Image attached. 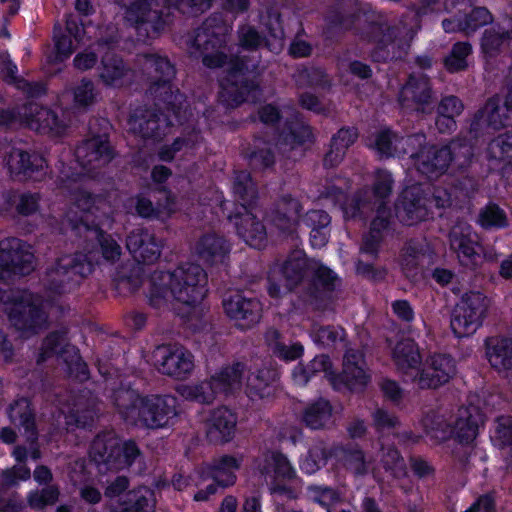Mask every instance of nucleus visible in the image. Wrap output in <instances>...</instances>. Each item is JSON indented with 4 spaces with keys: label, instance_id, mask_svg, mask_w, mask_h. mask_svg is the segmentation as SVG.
Masks as SVG:
<instances>
[{
    "label": "nucleus",
    "instance_id": "obj_1",
    "mask_svg": "<svg viewBox=\"0 0 512 512\" xmlns=\"http://www.w3.org/2000/svg\"><path fill=\"white\" fill-rule=\"evenodd\" d=\"M34 268V255L31 247L19 239H7L0 243V280L7 286L12 275H25ZM0 301L11 323L24 334L36 332L46 323V314L40 299L29 292H11L0 287Z\"/></svg>",
    "mask_w": 512,
    "mask_h": 512
},
{
    "label": "nucleus",
    "instance_id": "obj_2",
    "mask_svg": "<svg viewBox=\"0 0 512 512\" xmlns=\"http://www.w3.org/2000/svg\"><path fill=\"white\" fill-rule=\"evenodd\" d=\"M425 136L421 134L407 138H397L389 130H383L372 135L367 145L381 157L410 154L416 169L428 177H437L448 168L452 153L454 159L463 165L471 155V147L460 142H453L450 147L437 148L424 146Z\"/></svg>",
    "mask_w": 512,
    "mask_h": 512
},
{
    "label": "nucleus",
    "instance_id": "obj_3",
    "mask_svg": "<svg viewBox=\"0 0 512 512\" xmlns=\"http://www.w3.org/2000/svg\"><path fill=\"white\" fill-rule=\"evenodd\" d=\"M206 274L194 263H183L167 272H155L149 279L148 298L156 308H172L183 317L199 314L206 293Z\"/></svg>",
    "mask_w": 512,
    "mask_h": 512
},
{
    "label": "nucleus",
    "instance_id": "obj_4",
    "mask_svg": "<svg viewBox=\"0 0 512 512\" xmlns=\"http://www.w3.org/2000/svg\"><path fill=\"white\" fill-rule=\"evenodd\" d=\"M114 404L125 421L146 428L163 427L176 415L172 396L141 397L134 390L121 389L114 394Z\"/></svg>",
    "mask_w": 512,
    "mask_h": 512
},
{
    "label": "nucleus",
    "instance_id": "obj_5",
    "mask_svg": "<svg viewBox=\"0 0 512 512\" xmlns=\"http://www.w3.org/2000/svg\"><path fill=\"white\" fill-rule=\"evenodd\" d=\"M392 189L391 175L386 171L376 173V181L369 199L356 197L346 203L342 209L345 218H354L357 215H365L368 211L376 209V216L371 222L370 234L364 238L362 251L374 254L380 241V232L384 230L389 223V213L386 210L384 199L390 194Z\"/></svg>",
    "mask_w": 512,
    "mask_h": 512
},
{
    "label": "nucleus",
    "instance_id": "obj_6",
    "mask_svg": "<svg viewBox=\"0 0 512 512\" xmlns=\"http://www.w3.org/2000/svg\"><path fill=\"white\" fill-rule=\"evenodd\" d=\"M308 271H313L315 278L323 286H330L336 280L335 274L327 267L316 262L308 263L304 252L294 251L281 265L274 266L268 278V294L279 298L293 290L302 282Z\"/></svg>",
    "mask_w": 512,
    "mask_h": 512
},
{
    "label": "nucleus",
    "instance_id": "obj_7",
    "mask_svg": "<svg viewBox=\"0 0 512 512\" xmlns=\"http://www.w3.org/2000/svg\"><path fill=\"white\" fill-rule=\"evenodd\" d=\"M482 418L474 406L461 407L449 419L444 415L430 414L422 420L426 436L437 442L453 438L460 444H471L476 436Z\"/></svg>",
    "mask_w": 512,
    "mask_h": 512
},
{
    "label": "nucleus",
    "instance_id": "obj_8",
    "mask_svg": "<svg viewBox=\"0 0 512 512\" xmlns=\"http://www.w3.org/2000/svg\"><path fill=\"white\" fill-rule=\"evenodd\" d=\"M244 366L240 363L225 367L199 383L181 384L177 393L189 401L211 403L217 397L233 393L241 387Z\"/></svg>",
    "mask_w": 512,
    "mask_h": 512
},
{
    "label": "nucleus",
    "instance_id": "obj_9",
    "mask_svg": "<svg viewBox=\"0 0 512 512\" xmlns=\"http://www.w3.org/2000/svg\"><path fill=\"white\" fill-rule=\"evenodd\" d=\"M89 455L97 465L119 470L129 467L140 456V451L133 441H122L115 433L107 432L94 439Z\"/></svg>",
    "mask_w": 512,
    "mask_h": 512
},
{
    "label": "nucleus",
    "instance_id": "obj_10",
    "mask_svg": "<svg viewBox=\"0 0 512 512\" xmlns=\"http://www.w3.org/2000/svg\"><path fill=\"white\" fill-rule=\"evenodd\" d=\"M429 9L433 12H453L455 14L442 22L448 33L470 32L491 21V15L485 8L472 9L466 0H427Z\"/></svg>",
    "mask_w": 512,
    "mask_h": 512
},
{
    "label": "nucleus",
    "instance_id": "obj_11",
    "mask_svg": "<svg viewBox=\"0 0 512 512\" xmlns=\"http://www.w3.org/2000/svg\"><path fill=\"white\" fill-rule=\"evenodd\" d=\"M257 469L263 475H271L273 493L295 498L301 487L296 469L288 458L279 452H267L257 461Z\"/></svg>",
    "mask_w": 512,
    "mask_h": 512
},
{
    "label": "nucleus",
    "instance_id": "obj_12",
    "mask_svg": "<svg viewBox=\"0 0 512 512\" xmlns=\"http://www.w3.org/2000/svg\"><path fill=\"white\" fill-rule=\"evenodd\" d=\"M487 310V300L480 292L463 295L451 318L454 334L461 338L474 334L481 326Z\"/></svg>",
    "mask_w": 512,
    "mask_h": 512
},
{
    "label": "nucleus",
    "instance_id": "obj_13",
    "mask_svg": "<svg viewBox=\"0 0 512 512\" xmlns=\"http://www.w3.org/2000/svg\"><path fill=\"white\" fill-rule=\"evenodd\" d=\"M228 32V26L220 23L216 18H210L199 28L192 41V47L202 50L203 63L208 67L223 66L222 52L216 50L225 42L224 36Z\"/></svg>",
    "mask_w": 512,
    "mask_h": 512
},
{
    "label": "nucleus",
    "instance_id": "obj_14",
    "mask_svg": "<svg viewBox=\"0 0 512 512\" xmlns=\"http://www.w3.org/2000/svg\"><path fill=\"white\" fill-rule=\"evenodd\" d=\"M154 364L160 372L176 379L188 377L194 369L193 355L178 345H163L153 353Z\"/></svg>",
    "mask_w": 512,
    "mask_h": 512
},
{
    "label": "nucleus",
    "instance_id": "obj_15",
    "mask_svg": "<svg viewBox=\"0 0 512 512\" xmlns=\"http://www.w3.org/2000/svg\"><path fill=\"white\" fill-rule=\"evenodd\" d=\"M426 190L419 184L406 187L395 207L396 217L406 225H415L430 216Z\"/></svg>",
    "mask_w": 512,
    "mask_h": 512
},
{
    "label": "nucleus",
    "instance_id": "obj_16",
    "mask_svg": "<svg viewBox=\"0 0 512 512\" xmlns=\"http://www.w3.org/2000/svg\"><path fill=\"white\" fill-rule=\"evenodd\" d=\"M454 372V361L449 356L433 355L426 360L421 371L416 369L413 381L422 389L437 388L448 382Z\"/></svg>",
    "mask_w": 512,
    "mask_h": 512
},
{
    "label": "nucleus",
    "instance_id": "obj_17",
    "mask_svg": "<svg viewBox=\"0 0 512 512\" xmlns=\"http://www.w3.org/2000/svg\"><path fill=\"white\" fill-rule=\"evenodd\" d=\"M224 311L235 320L241 329H247L257 323L262 312V305L256 299H247L241 294H233L223 301Z\"/></svg>",
    "mask_w": 512,
    "mask_h": 512
},
{
    "label": "nucleus",
    "instance_id": "obj_18",
    "mask_svg": "<svg viewBox=\"0 0 512 512\" xmlns=\"http://www.w3.org/2000/svg\"><path fill=\"white\" fill-rule=\"evenodd\" d=\"M512 121V86L509 89L506 100L501 101L495 97L490 99L477 116V125L491 127L495 130L502 127H509L505 132L512 130L510 122Z\"/></svg>",
    "mask_w": 512,
    "mask_h": 512
},
{
    "label": "nucleus",
    "instance_id": "obj_19",
    "mask_svg": "<svg viewBox=\"0 0 512 512\" xmlns=\"http://www.w3.org/2000/svg\"><path fill=\"white\" fill-rule=\"evenodd\" d=\"M451 248L457 253L459 261L467 267H473L480 258L476 235L465 223L454 226L450 232Z\"/></svg>",
    "mask_w": 512,
    "mask_h": 512
},
{
    "label": "nucleus",
    "instance_id": "obj_20",
    "mask_svg": "<svg viewBox=\"0 0 512 512\" xmlns=\"http://www.w3.org/2000/svg\"><path fill=\"white\" fill-rule=\"evenodd\" d=\"M243 212H238L231 220L233 221L238 234L244 241L254 248H262L266 244L267 232L265 227L256 219L255 214L242 206Z\"/></svg>",
    "mask_w": 512,
    "mask_h": 512
},
{
    "label": "nucleus",
    "instance_id": "obj_21",
    "mask_svg": "<svg viewBox=\"0 0 512 512\" xmlns=\"http://www.w3.org/2000/svg\"><path fill=\"white\" fill-rule=\"evenodd\" d=\"M243 212H238L231 220L233 221L238 234L244 241L254 248H262L266 244L267 232L265 227L256 219L255 214L242 206Z\"/></svg>",
    "mask_w": 512,
    "mask_h": 512
},
{
    "label": "nucleus",
    "instance_id": "obj_22",
    "mask_svg": "<svg viewBox=\"0 0 512 512\" xmlns=\"http://www.w3.org/2000/svg\"><path fill=\"white\" fill-rule=\"evenodd\" d=\"M242 463L241 457L223 455L202 468L200 476L203 479L211 478L218 486H231L236 481V472Z\"/></svg>",
    "mask_w": 512,
    "mask_h": 512
},
{
    "label": "nucleus",
    "instance_id": "obj_23",
    "mask_svg": "<svg viewBox=\"0 0 512 512\" xmlns=\"http://www.w3.org/2000/svg\"><path fill=\"white\" fill-rule=\"evenodd\" d=\"M236 415L226 407L214 409L206 422L207 436L213 442H228L235 434Z\"/></svg>",
    "mask_w": 512,
    "mask_h": 512
},
{
    "label": "nucleus",
    "instance_id": "obj_24",
    "mask_svg": "<svg viewBox=\"0 0 512 512\" xmlns=\"http://www.w3.org/2000/svg\"><path fill=\"white\" fill-rule=\"evenodd\" d=\"M299 202L291 197H283L276 204V208L270 215V222L273 229L277 230L279 234H290L296 230L299 222Z\"/></svg>",
    "mask_w": 512,
    "mask_h": 512
},
{
    "label": "nucleus",
    "instance_id": "obj_25",
    "mask_svg": "<svg viewBox=\"0 0 512 512\" xmlns=\"http://www.w3.org/2000/svg\"><path fill=\"white\" fill-rule=\"evenodd\" d=\"M161 247V241L152 233L141 229L133 231L127 239V249L139 262L152 263L157 260Z\"/></svg>",
    "mask_w": 512,
    "mask_h": 512
},
{
    "label": "nucleus",
    "instance_id": "obj_26",
    "mask_svg": "<svg viewBox=\"0 0 512 512\" xmlns=\"http://www.w3.org/2000/svg\"><path fill=\"white\" fill-rule=\"evenodd\" d=\"M431 99V90L426 77L412 76L401 89L400 101L404 107L425 111Z\"/></svg>",
    "mask_w": 512,
    "mask_h": 512
},
{
    "label": "nucleus",
    "instance_id": "obj_27",
    "mask_svg": "<svg viewBox=\"0 0 512 512\" xmlns=\"http://www.w3.org/2000/svg\"><path fill=\"white\" fill-rule=\"evenodd\" d=\"M369 378L362 354L348 350L344 356L342 381L350 389L360 390L367 385Z\"/></svg>",
    "mask_w": 512,
    "mask_h": 512
},
{
    "label": "nucleus",
    "instance_id": "obj_28",
    "mask_svg": "<svg viewBox=\"0 0 512 512\" xmlns=\"http://www.w3.org/2000/svg\"><path fill=\"white\" fill-rule=\"evenodd\" d=\"M76 156L83 166H101L112 158L109 143L102 137L87 140L76 150Z\"/></svg>",
    "mask_w": 512,
    "mask_h": 512
},
{
    "label": "nucleus",
    "instance_id": "obj_29",
    "mask_svg": "<svg viewBox=\"0 0 512 512\" xmlns=\"http://www.w3.org/2000/svg\"><path fill=\"white\" fill-rule=\"evenodd\" d=\"M391 356L397 369L405 374H413L420 364L417 345L410 339H403L391 348Z\"/></svg>",
    "mask_w": 512,
    "mask_h": 512
},
{
    "label": "nucleus",
    "instance_id": "obj_30",
    "mask_svg": "<svg viewBox=\"0 0 512 512\" xmlns=\"http://www.w3.org/2000/svg\"><path fill=\"white\" fill-rule=\"evenodd\" d=\"M28 110L26 123L31 129L54 135H59L63 131L64 126L53 111L39 107L36 104L30 105Z\"/></svg>",
    "mask_w": 512,
    "mask_h": 512
},
{
    "label": "nucleus",
    "instance_id": "obj_31",
    "mask_svg": "<svg viewBox=\"0 0 512 512\" xmlns=\"http://www.w3.org/2000/svg\"><path fill=\"white\" fill-rule=\"evenodd\" d=\"M99 76L105 85L121 87L129 80V70L122 59L112 52H107L102 57Z\"/></svg>",
    "mask_w": 512,
    "mask_h": 512
},
{
    "label": "nucleus",
    "instance_id": "obj_32",
    "mask_svg": "<svg viewBox=\"0 0 512 512\" xmlns=\"http://www.w3.org/2000/svg\"><path fill=\"white\" fill-rule=\"evenodd\" d=\"M417 29L416 24L413 26H409L406 22H401L399 25L387 28L386 33L383 35V38L380 40L379 45L380 48H387V55H377L374 54L373 57L376 60L387 59L390 51L395 54V49L403 48L408 45V43L412 40L415 35Z\"/></svg>",
    "mask_w": 512,
    "mask_h": 512
},
{
    "label": "nucleus",
    "instance_id": "obj_33",
    "mask_svg": "<svg viewBox=\"0 0 512 512\" xmlns=\"http://www.w3.org/2000/svg\"><path fill=\"white\" fill-rule=\"evenodd\" d=\"M487 359L490 365L500 373L512 372V340L491 339L487 342Z\"/></svg>",
    "mask_w": 512,
    "mask_h": 512
},
{
    "label": "nucleus",
    "instance_id": "obj_34",
    "mask_svg": "<svg viewBox=\"0 0 512 512\" xmlns=\"http://www.w3.org/2000/svg\"><path fill=\"white\" fill-rule=\"evenodd\" d=\"M275 373L268 369L252 373L247 378L246 393L253 400H264L271 398L275 393Z\"/></svg>",
    "mask_w": 512,
    "mask_h": 512
},
{
    "label": "nucleus",
    "instance_id": "obj_35",
    "mask_svg": "<svg viewBox=\"0 0 512 512\" xmlns=\"http://www.w3.org/2000/svg\"><path fill=\"white\" fill-rule=\"evenodd\" d=\"M6 164L11 173L31 177L35 171L42 170L46 162L37 154L29 155L20 149H14L9 154Z\"/></svg>",
    "mask_w": 512,
    "mask_h": 512
},
{
    "label": "nucleus",
    "instance_id": "obj_36",
    "mask_svg": "<svg viewBox=\"0 0 512 512\" xmlns=\"http://www.w3.org/2000/svg\"><path fill=\"white\" fill-rule=\"evenodd\" d=\"M67 35L59 36L55 33L56 60L62 61L68 58L76 45L83 41L84 31L71 17L66 22Z\"/></svg>",
    "mask_w": 512,
    "mask_h": 512
},
{
    "label": "nucleus",
    "instance_id": "obj_37",
    "mask_svg": "<svg viewBox=\"0 0 512 512\" xmlns=\"http://www.w3.org/2000/svg\"><path fill=\"white\" fill-rule=\"evenodd\" d=\"M13 456L17 463L12 468L3 470L0 478V489L14 487L30 478V469L23 464V461L28 457L26 449L16 447Z\"/></svg>",
    "mask_w": 512,
    "mask_h": 512
},
{
    "label": "nucleus",
    "instance_id": "obj_38",
    "mask_svg": "<svg viewBox=\"0 0 512 512\" xmlns=\"http://www.w3.org/2000/svg\"><path fill=\"white\" fill-rule=\"evenodd\" d=\"M53 354H60L61 356H63V354H68L72 357L71 364H74L77 367L82 366L76 349L66 342L64 334L54 333L45 339L39 361H43Z\"/></svg>",
    "mask_w": 512,
    "mask_h": 512
},
{
    "label": "nucleus",
    "instance_id": "obj_39",
    "mask_svg": "<svg viewBox=\"0 0 512 512\" xmlns=\"http://www.w3.org/2000/svg\"><path fill=\"white\" fill-rule=\"evenodd\" d=\"M228 247L225 241L215 235L203 237L196 246V253L206 263H217L223 260Z\"/></svg>",
    "mask_w": 512,
    "mask_h": 512
},
{
    "label": "nucleus",
    "instance_id": "obj_40",
    "mask_svg": "<svg viewBox=\"0 0 512 512\" xmlns=\"http://www.w3.org/2000/svg\"><path fill=\"white\" fill-rule=\"evenodd\" d=\"M357 132L353 128L340 129L333 137L331 148L326 155L325 163L330 166L338 164L344 157L347 148L354 143Z\"/></svg>",
    "mask_w": 512,
    "mask_h": 512
},
{
    "label": "nucleus",
    "instance_id": "obj_41",
    "mask_svg": "<svg viewBox=\"0 0 512 512\" xmlns=\"http://www.w3.org/2000/svg\"><path fill=\"white\" fill-rule=\"evenodd\" d=\"M126 497L127 501L123 502L121 512H154L156 499L151 489L141 487L137 490L129 491Z\"/></svg>",
    "mask_w": 512,
    "mask_h": 512
},
{
    "label": "nucleus",
    "instance_id": "obj_42",
    "mask_svg": "<svg viewBox=\"0 0 512 512\" xmlns=\"http://www.w3.org/2000/svg\"><path fill=\"white\" fill-rule=\"evenodd\" d=\"M11 421L21 426L28 441L33 442L36 439L34 431V421L30 404L26 399H20L10 407L9 413Z\"/></svg>",
    "mask_w": 512,
    "mask_h": 512
},
{
    "label": "nucleus",
    "instance_id": "obj_43",
    "mask_svg": "<svg viewBox=\"0 0 512 512\" xmlns=\"http://www.w3.org/2000/svg\"><path fill=\"white\" fill-rule=\"evenodd\" d=\"M486 157L490 161L512 165V130L501 133L488 144Z\"/></svg>",
    "mask_w": 512,
    "mask_h": 512
},
{
    "label": "nucleus",
    "instance_id": "obj_44",
    "mask_svg": "<svg viewBox=\"0 0 512 512\" xmlns=\"http://www.w3.org/2000/svg\"><path fill=\"white\" fill-rule=\"evenodd\" d=\"M145 66L146 69L154 70L161 76V79L153 85L152 93H154L157 96L158 91L160 89L163 90L165 94L168 91H171L168 82L174 76V69L171 63L166 58L158 56H149L146 58Z\"/></svg>",
    "mask_w": 512,
    "mask_h": 512
},
{
    "label": "nucleus",
    "instance_id": "obj_45",
    "mask_svg": "<svg viewBox=\"0 0 512 512\" xmlns=\"http://www.w3.org/2000/svg\"><path fill=\"white\" fill-rule=\"evenodd\" d=\"M332 409L330 404L323 399L309 405L304 412V421L312 429L324 427L331 419Z\"/></svg>",
    "mask_w": 512,
    "mask_h": 512
},
{
    "label": "nucleus",
    "instance_id": "obj_46",
    "mask_svg": "<svg viewBox=\"0 0 512 512\" xmlns=\"http://www.w3.org/2000/svg\"><path fill=\"white\" fill-rule=\"evenodd\" d=\"M277 331H270L267 334V341L274 355L284 361H294L300 358L304 353V347L300 343L286 345L279 340Z\"/></svg>",
    "mask_w": 512,
    "mask_h": 512
},
{
    "label": "nucleus",
    "instance_id": "obj_47",
    "mask_svg": "<svg viewBox=\"0 0 512 512\" xmlns=\"http://www.w3.org/2000/svg\"><path fill=\"white\" fill-rule=\"evenodd\" d=\"M471 53V47L468 43H456L450 54L445 58L444 64L450 72H456L465 69L468 66L467 58Z\"/></svg>",
    "mask_w": 512,
    "mask_h": 512
},
{
    "label": "nucleus",
    "instance_id": "obj_48",
    "mask_svg": "<svg viewBox=\"0 0 512 512\" xmlns=\"http://www.w3.org/2000/svg\"><path fill=\"white\" fill-rule=\"evenodd\" d=\"M311 337L315 343L323 347H330L344 339V331L340 327L315 325L311 331Z\"/></svg>",
    "mask_w": 512,
    "mask_h": 512
},
{
    "label": "nucleus",
    "instance_id": "obj_49",
    "mask_svg": "<svg viewBox=\"0 0 512 512\" xmlns=\"http://www.w3.org/2000/svg\"><path fill=\"white\" fill-rule=\"evenodd\" d=\"M59 489L50 486L42 490L31 491L27 496L29 506L34 510H43L48 505H53L59 497Z\"/></svg>",
    "mask_w": 512,
    "mask_h": 512
},
{
    "label": "nucleus",
    "instance_id": "obj_50",
    "mask_svg": "<svg viewBox=\"0 0 512 512\" xmlns=\"http://www.w3.org/2000/svg\"><path fill=\"white\" fill-rule=\"evenodd\" d=\"M491 439L499 448L512 445V417L501 416L496 420Z\"/></svg>",
    "mask_w": 512,
    "mask_h": 512
},
{
    "label": "nucleus",
    "instance_id": "obj_51",
    "mask_svg": "<svg viewBox=\"0 0 512 512\" xmlns=\"http://www.w3.org/2000/svg\"><path fill=\"white\" fill-rule=\"evenodd\" d=\"M309 497L311 500L327 507V512H346V510H338L336 504L341 501V495L328 488L310 487Z\"/></svg>",
    "mask_w": 512,
    "mask_h": 512
},
{
    "label": "nucleus",
    "instance_id": "obj_52",
    "mask_svg": "<svg viewBox=\"0 0 512 512\" xmlns=\"http://www.w3.org/2000/svg\"><path fill=\"white\" fill-rule=\"evenodd\" d=\"M326 462V452L323 446L316 445L309 449L300 460V468L306 474H314Z\"/></svg>",
    "mask_w": 512,
    "mask_h": 512
},
{
    "label": "nucleus",
    "instance_id": "obj_53",
    "mask_svg": "<svg viewBox=\"0 0 512 512\" xmlns=\"http://www.w3.org/2000/svg\"><path fill=\"white\" fill-rule=\"evenodd\" d=\"M128 486V480L125 477H117L113 482H111L106 488L105 495L111 501V505L115 506V509L118 512H121L123 509V502L126 500V488Z\"/></svg>",
    "mask_w": 512,
    "mask_h": 512
},
{
    "label": "nucleus",
    "instance_id": "obj_54",
    "mask_svg": "<svg viewBox=\"0 0 512 512\" xmlns=\"http://www.w3.org/2000/svg\"><path fill=\"white\" fill-rule=\"evenodd\" d=\"M311 136L312 134L310 128L308 126L299 124L290 134L285 135L281 139L279 143V149L286 153L288 151V147L293 149L295 145L303 144L310 140Z\"/></svg>",
    "mask_w": 512,
    "mask_h": 512
},
{
    "label": "nucleus",
    "instance_id": "obj_55",
    "mask_svg": "<svg viewBox=\"0 0 512 512\" xmlns=\"http://www.w3.org/2000/svg\"><path fill=\"white\" fill-rule=\"evenodd\" d=\"M479 223L485 228H502L507 225V219L503 210L495 205H490L480 213Z\"/></svg>",
    "mask_w": 512,
    "mask_h": 512
},
{
    "label": "nucleus",
    "instance_id": "obj_56",
    "mask_svg": "<svg viewBox=\"0 0 512 512\" xmlns=\"http://www.w3.org/2000/svg\"><path fill=\"white\" fill-rule=\"evenodd\" d=\"M76 106L84 107L92 104L96 97L94 84L90 80H81L72 90Z\"/></svg>",
    "mask_w": 512,
    "mask_h": 512
},
{
    "label": "nucleus",
    "instance_id": "obj_57",
    "mask_svg": "<svg viewBox=\"0 0 512 512\" xmlns=\"http://www.w3.org/2000/svg\"><path fill=\"white\" fill-rule=\"evenodd\" d=\"M508 35L494 30H487L482 39V50L487 56H493L507 41Z\"/></svg>",
    "mask_w": 512,
    "mask_h": 512
},
{
    "label": "nucleus",
    "instance_id": "obj_58",
    "mask_svg": "<svg viewBox=\"0 0 512 512\" xmlns=\"http://www.w3.org/2000/svg\"><path fill=\"white\" fill-rule=\"evenodd\" d=\"M381 461L385 469L391 470L395 476H401L405 473V465L397 450L389 448L382 451Z\"/></svg>",
    "mask_w": 512,
    "mask_h": 512
},
{
    "label": "nucleus",
    "instance_id": "obj_59",
    "mask_svg": "<svg viewBox=\"0 0 512 512\" xmlns=\"http://www.w3.org/2000/svg\"><path fill=\"white\" fill-rule=\"evenodd\" d=\"M73 199L77 208L84 212V215L81 217V222L88 228L89 212L96 201L95 198L88 192L77 187V191L73 194Z\"/></svg>",
    "mask_w": 512,
    "mask_h": 512
},
{
    "label": "nucleus",
    "instance_id": "obj_60",
    "mask_svg": "<svg viewBox=\"0 0 512 512\" xmlns=\"http://www.w3.org/2000/svg\"><path fill=\"white\" fill-rule=\"evenodd\" d=\"M224 89L231 94L237 92L238 95L233 99L236 104L253 99L254 93H256V87L247 82H241L239 87L237 82H232L231 85L225 84Z\"/></svg>",
    "mask_w": 512,
    "mask_h": 512
},
{
    "label": "nucleus",
    "instance_id": "obj_61",
    "mask_svg": "<svg viewBox=\"0 0 512 512\" xmlns=\"http://www.w3.org/2000/svg\"><path fill=\"white\" fill-rule=\"evenodd\" d=\"M94 234L99 237L102 254L105 259L113 261L120 256L121 248L111 236L103 235L102 233H98L96 230L94 231Z\"/></svg>",
    "mask_w": 512,
    "mask_h": 512
},
{
    "label": "nucleus",
    "instance_id": "obj_62",
    "mask_svg": "<svg viewBox=\"0 0 512 512\" xmlns=\"http://www.w3.org/2000/svg\"><path fill=\"white\" fill-rule=\"evenodd\" d=\"M308 369L311 375L316 376L322 374L323 377L333 381V372L331 369V362L325 355L316 356L309 364Z\"/></svg>",
    "mask_w": 512,
    "mask_h": 512
},
{
    "label": "nucleus",
    "instance_id": "obj_63",
    "mask_svg": "<svg viewBox=\"0 0 512 512\" xmlns=\"http://www.w3.org/2000/svg\"><path fill=\"white\" fill-rule=\"evenodd\" d=\"M130 129L141 134L143 137L155 136V129L158 127V120L148 119L143 122L142 119L131 118L129 121Z\"/></svg>",
    "mask_w": 512,
    "mask_h": 512
},
{
    "label": "nucleus",
    "instance_id": "obj_64",
    "mask_svg": "<svg viewBox=\"0 0 512 512\" xmlns=\"http://www.w3.org/2000/svg\"><path fill=\"white\" fill-rule=\"evenodd\" d=\"M303 222L311 229L326 228L330 223V217L324 211L312 210L305 214Z\"/></svg>",
    "mask_w": 512,
    "mask_h": 512
}]
</instances>
